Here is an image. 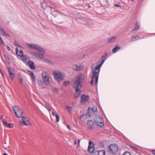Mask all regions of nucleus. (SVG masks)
<instances>
[{
    "instance_id": "nucleus-43",
    "label": "nucleus",
    "mask_w": 155,
    "mask_h": 155,
    "mask_svg": "<svg viewBox=\"0 0 155 155\" xmlns=\"http://www.w3.org/2000/svg\"><path fill=\"white\" fill-rule=\"evenodd\" d=\"M0 41H1L2 42V43H3V44H4V42L2 39V38L0 36Z\"/></svg>"
},
{
    "instance_id": "nucleus-50",
    "label": "nucleus",
    "mask_w": 155,
    "mask_h": 155,
    "mask_svg": "<svg viewBox=\"0 0 155 155\" xmlns=\"http://www.w3.org/2000/svg\"><path fill=\"white\" fill-rule=\"evenodd\" d=\"M1 74L2 75V76L3 77H4V74H3V73L2 72H1Z\"/></svg>"
},
{
    "instance_id": "nucleus-22",
    "label": "nucleus",
    "mask_w": 155,
    "mask_h": 155,
    "mask_svg": "<svg viewBox=\"0 0 155 155\" xmlns=\"http://www.w3.org/2000/svg\"><path fill=\"white\" fill-rule=\"evenodd\" d=\"M28 72L29 74L31 75V78L32 81L34 82L35 81V77L34 73L30 71H28Z\"/></svg>"
},
{
    "instance_id": "nucleus-14",
    "label": "nucleus",
    "mask_w": 155,
    "mask_h": 155,
    "mask_svg": "<svg viewBox=\"0 0 155 155\" xmlns=\"http://www.w3.org/2000/svg\"><path fill=\"white\" fill-rule=\"evenodd\" d=\"M0 31L1 32L2 35H4L5 36H10V35L8 33H6V31H5L4 28L2 27L0 25Z\"/></svg>"
},
{
    "instance_id": "nucleus-34",
    "label": "nucleus",
    "mask_w": 155,
    "mask_h": 155,
    "mask_svg": "<svg viewBox=\"0 0 155 155\" xmlns=\"http://www.w3.org/2000/svg\"><path fill=\"white\" fill-rule=\"evenodd\" d=\"M2 122L3 124L5 125L6 127L7 126L8 123L7 122L5 121L4 120H3Z\"/></svg>"
},
{
    "instance_id": "nucleus-55",
    "label": "nucleus",
    "mask_w": 155,
    "mask_h": 155,
    "mask_svg": "<svg viewBox=\"0 0 155 155\" xmlns=\"http://www.w3.org/2000/svg\"><path fill=\"white\" fill-rule=\"evenodd\" d=\"M15 45H17L15 44Z\"/></svg>"
},
{
    "instance_id": "nucleus-16",
    "label": "nucleus",
    "mask_w": 155,
    "mask_h": 155,
    "mask_svg": "<svg viewBox=\"0 0 155 155\" xmlns=\"http://www.w3.org/2000/svg\"><path fill=\"white\" fill-rule=\"evenodd\" d=\"M95 149L97 150L101 149L104 147V144L103 142H100L95 145Z\"/></svg>"
},
{
    "instance_id": "nucleus-39",
    "label": "nucleus",
    "mask_w": 155,
    "mask_h": 155,
    "mask_svg": "<svg viewBox=\"0 0 155 155\" xmlns=\"http://www.w3.org/2000/svg\"><path fill=\"white\" fill-rule=\"evenodd\" d=\"M123 155H131L130 153L128 152H125Z\"/></svg>"
},
{
    "instance_id": "nucleus-56",
    "label": "nucleus",
    "mask_w": 155,
    "mask_h": 155,
    "mask_svg": "<svg viewBox=\"0 0 155 155\" xmlns=\"http://www.w3.org/2000/svg\"><path fill=\"white\" fill-rule=\"evenodd\" d=\"M154 35H155V34H154Z\"/></svg>"
},
{
    "instance_id": "nucleus-31",
    "label": "nucleus",
    "mask_w": 155,
    "mask_h": 155,
    "mask_svg": "<svg viewBox=\"0 0 155 155\" xmlns=\"http://www.w3.org/2000/svg\"><path fill=\"white\" fill-rule=\"evenodd\" d=\"M43 59V61L44 62L48 63V64H51V62L48 59Z\"/></svg>"
},
{
    "instance_id": "nucleus-32",
    "label": "nucleus",
    "mask_w": 155,
    "mask_h": 155,
    "mask_svg": "<svg viewBox=\"0 0 155 155\" xmlns=\"http://www.w3.org/2000/svg\"><path fill=\"white\" fill-rule=\"evenodd\" d=\"M13 127V124H8L6 127H9V128H12Z\"/></svg>"
},
{
    "instance_id": "nucleus-18",
    "label": "nucleus",
    "mask_w": 155,
    "mask_h": 155,
    "mask_svg": "<svg viewBox=\"0 0 155 155\" xmlns=\"http://www.w3.org/2000/svg\"><path fill=\"white\" fill-rule=\"evenodd\" d=\"M96 155H105V151L104 150H99L95 152Z\"/></svg>"
},
{
    "instance_id": "nucleus-36",
    "label": "nucleus",
    "mask_w": 155,
    "mask_h": 155,
    "mask_svg": "<svg viewBox=\"0 0 155 155\" xmlns=\"http://www.w3.org/2000/svg\"><path fill=\"white\" fill-rule=\"evenodd\" d=\"M69 82L68 81L65 82L63 83V85L64 86H66L69 84Z\"/></svg>"
},
{
    "instance_id": "nucleus-25",
    "label": "nucleus",
    "mask_w": 155,
    "mask_h": 155,
    "mask_svg": "<svg viewBox=\"0 0 155 155\" xmlns=\"http://www.w3.org/2000/svg\"><path fill=\"white\" fill-rule=\"evenodd\" d=\"M116 38V36H113L112 37L108 38L107 40V41L109 43H111L114 41Z\"/></svg>"
},
{
    "instance_id": "nucleus-4",
    "label": "nucleus",
    "mask_w": 155,
    "mask_h": 155,
    "mask_svg": "<svg viewBox=\"0 0 155 155\" xmlns=\"http://www.w3.org/2000/svg\"><path fill=\"white\" fill-rule=\"evenodd\" d=\"M12 109L17 117L21 118L23 117V111L19 107L14 106L12 107Z\"/></svg>"
},
{
    "instance_id": "nucleus-30",
    "label": "nucleus",
    "mask_w": 155,
    "mask_h": 155,
    "mask_svg": "<svg viewBox=\"0 0 155 155\" xmlns=\"http://www.w3.org/2000/svg\"><path fill=\"white\" fill-rule=\"evenodd\" d=\"M38 85L41 87H42V85H43V82L41 80H39L38 81Z\"/></svg>"
},
{
    "instance_id": "nucleus-24",
    "label": "nucleus",
    "mask_w": 155,
    "mask_h": 155,
    "mask_svg": "<svg viewBox=\"0 0 155 155\" xmlns=\"http://www.w3.org/2000/svg\"><path fill=\"white\" fill-rule=\"evenodd\" d=\"M120 47L118 46L117 45H116L113 49L112 51L113 53H115L118 51L120 49Z\"/></svg>"
},
{
    "instance_id": "nucleus-11",
    "label": "nucleus",
    "mask_w": 155,
    "mask_h": 155,
    "mask_svg": "<svg viewBox=\"0 0 155 155\" xmlns=\"http://www.w3.org/2000/svg\"><path fill=\"white\" fill-rule=\"evenodd\" d=\"M7 69L9 72V75L11 79L13 80L15 76V70L12 68L8 67Z\"/></svg>"
},
{
    "instance_id": "nucleus-23",
    "label": "nucleus",
    "mask_w": 155,
    "mask_h": 155,
    "mask_svg": "<svg viewBox=\"0 0 155 155\" xmlns=\"http://www.w3.org/2000/svg\"><path fill=\"white\" fill-rule=\"evenodd\" d=\"M49 7L51 9V11L52 14L54 16H55L56 15V13L57 12V11H55V10L54 8H52L51 6H49Z\"/></svg>"
},
{
    "instance_id": "nucleus-28",
    "label": "nucleus",
    "mask_w": 155,
    "mask_h": 155,
    "mask_svg": "<svg viewBox=\"0 0 155 155\" xmlns=\"http://www.w3.org/2000/svg\"><path fill=\"white\" fill-rule=\"evenodd\" d=\"M72 68L74 70L77 71L79 70V69L80 68H78V65H74L72 66Z\"/></svg>"
},
{
    "instance_id": "nucleus-15",
    "label": "nucleus",
    "mask_w": 155,
    "mask_h": 155,
    "mask_svg": "<svg viewBox=\"0 0 155 155\" xmlns=\"http://www.w3.org/2000/svg\"><path fill=\"white\" fill-rule=\"evenodd\" d=\"M27 64L29 66L30 68L32 69L35 70V69L36 68L34 65V64L33 62L31 61H28L27 63Z\"/></svg>"
},
{
    "instance_id": "nucleus-26",
    "label": "nucleus",
    "mask_w": 155,
    "mask_h": 155,
    "mask_svg": "<svg viewBox=\"0 0 155 155\" xmlns=\"http://www.w3.org/2000/svg\"><path fill=\"white\" fill-rule=\"evenodd\" d=\"M52 115L53 116H55L56 118V121L57 122H58L59 121L60 117L58 115L55 114L53 112H52Z\"/></svg>"
},
{
    "instance_id": "nucleus-27",
    "label": "nucleus",
    "mask_w": 155,
    "mask_h": 155,
    "mask_svg": "<svg viewBox=\"0 0 155 155\" xmlns=\"http://www.w3.org/2000/svg\"><path fill=\"white\" fill-rule=\"evenodd\" d=\"M52 91L54 92L57 93L58 92L59 89L58 88L53 87L52 88Z\"/></svg>"
},
{
    "instance_id": "nucleus-21",
    "label": "nucleus",
    "mask_w": 155,
    "mask_h": 155,
    "mask_svg": "<svg viewBox=\"0 0 155 155\" xmlns=\"http://www.w3.org/2000/svg\"><path fill=\"white\" fill-rule=\"evenodd\" d=\"M135 26L136 27L132 31H138L139 29L140 25L139 23L137 21L136 22Z\"/></svg>"
},
{
    "instance_id": "nucleus-35",
    "label": "nucleus",
    "mask_w": 155,
    "mask_h": 155,
    "mask_svg": "<svg viewBox=\"0 0 155 155\" xmlns=\"http://www.w3.org/2000/svg\"><path fill=\"white\" fill-rule=\"evenodd\" d=\"M78 65V68H80L79 69V70H81L83 68V66L81 64H77Z\"/></svg>"
},
{
    "instance_id": "nucleus-10",
    "label": "nucleus",
    "mask_w": 155,
    "mask_h": 155,
    "mask_svg": "<svg viewBox=\"0 0 155 155\" xmlns=\"http://www.w3.org/2000/svg\"><path fill=\"white\" fill-rule=\"evenodd\" d=\"M94 144L91 141H90L89 142V145L88 148V151L90 153H93L95 150V147H94Z\"/></svg>"
},
{
    "instance_id": "nucleus-51",
    "label": "nucleus",
    "mask_w": 155,
    "mask_h": 155,
    "mask_svg": "<svg viewBox=\"0 0 155 155\" xmlns=\"http://www.w3.org/2000/svg\"><path fill=\"white\" fill-rule=\"evenodd\" d=\"M3 155H8V154H7L6 153H5L3 154Z\"/></svg>"
},
{
    "instance_id": "nucleus-45",
    "label": "nucleus",
    "mask_w": 155,
    "mask_h": 155,
    "mask_svg": "<svg viewBox=\"0 0 155 155\" xmlns=\"http://www.w3.org/2000/svg\"><path fill=\"white\" fill-rule=\"evenodd\" d=\"M67 127L68 128L69 130H71V128H70V126H69V125H67Z\"/></svg>"
},
{
    "instance_id": "nucleus-42",
    "label": "nucleus",
    "mask_w": 155,
    "mask_h": 155,
    "mask_svg": "<svg viewBox=\"0 0 155 155\" xmlns=\"http://www.w3.org/2000/svg\"><path fill=\"white\" fill-rule=\"evenodd\" d=\"M80 139H78V147H79L80 146Z\"/></svg>"
},
{
    "instance_id": "nucleus-54",
    "label": "nucleus",
    "mask_w": 155,
    "mask_h": 155,
    "mask_svg": "<svg viewBox=\"0 0 155 155\" xmlns=\"http://www.w3.org/2000/svg\"><path fill=\"white\" fill-rule=\"evenodd\" d=\"M15 43H16V41H15Z\"/></svg>"
},
{
    "instance_id": "nucleus-8",
    "label": "nucleus",
    "mask_w": 155,
    "mask_h": 155,
    "mask_svg": "<svg viewBox=\"0 0 155 155\" xmlns=\"http://www.w3.org/2000/svg\"><path fill=\"white\" fill-rule=\"evenodd\" d=\"M94 121L96 124L100 127H101L104 125L103 119L102 117L98 115L96 116L95 117Z\"/></svg>"
},
{
    "instance_id": "nucleus-52",
    "label": "nucleus",
    "mask_w": 155,
    "mask_h": 155,
    "mask_svg": "<svg viewBox=\"0 0 155 155\" xmlns=\"http://www.w3.org/2000/svg\"><path fill=\"white\" fill-rule=\"evenodd\" d=\"M134 0H131V1L132 2H134Z\"/></svg>"
},
{
    "instance_id": "nucleus-6",
    "label": "nucleus",
    "mask_w": 155,
    "mask_h": 155,
    "mask_svg": "<svg viewBox=\"0 0 155 155\" xmlns=\"http://www.w3.org/2000/svg\"><path fill=\"white\" fill-rule=\"evenodd\" d=\"M43 81L45 84L48 85L50 83L49 77L48 72L46 71L43 72L41 74Z\"/></svg>"
},
{
    "instance_id": "nucleus-1",
    "label": "nucleus",
    "mask_w": 155,
    "mask_h": 155,
    "mask_svg": "<svg viewBox=\"0 0 155 155\" xmlns=\"http://www.w3.org/2000/svg\"><path fill=\"white\" fill-rule=\"evenodd\" d=\"M105 61L104 59L102 60H99L97 62V65L95 68H94L92 70V75L91 76V81L90 83L93 84L94 81H95V84H97L98 82V76L100 68L102 64Z\"/></svg>"
},
{
    "instance_id": "nucleus-7",
    "label": "nucleus",
    "mask_w": 155,
    "mask_h": 155,
    "mask_svg": "<svg viewBox=\"0 0 155 155\" xmlns=\"http://www.w3.org/2000/svg\"><path fill=\"white\" fill-rule=\"evenodd\" d=\"M28 46L29 48L36 49L42 53H45V50L43 48L36 45L30 44H28Z\"/></svg>"
},
{
    "instance_id": "nucleus-44",
    "label": "nucleus",
    "mask_w": 155,
    "mask_h": 155,
    "mask_svg": "<svg viewBox=\"0 0 155 155\" xmlns=\"http://www.w3.org/2000/svg\"><path fill=\"white\" fill-rule=\"evenodd\" d=\"M151 152L154 155H155V150H152Z\"/></svg>"
},
{
    "instance_id": "nucleus-48",
    "label": "nucleus",
    "mask_w": 155,
    "mask_h": 155,
    "mask_svg": "<svg viewBox=\"0 0 155 155\" xmlns=\"http://www.w3.org/2000/svg\"><path fill=\"white\" fill-rule=\"evenodd\" d=\"M77 143V141H74V144H76Z\"/></svg>"
},
{
    "instance_id": "nucleus-19",
    "label": "nucleus",
    "mask_w": 155,
    "mask_h": 155,
    "mask_svg": "<svg viewBox=\"0 0 155 155\" xmlns=\"http://www.w3.org/2000/svg\"><path fill=\"white\" fill-rule=\"evenodd\" d=\"M140 38H141L139 36L137 35H134L132 36L131 37V41H135L136 40L139 39Z\"/></svg>"
},
{
    "instance_id": "nucleus-47",
    "label": "nucleus",
    "mask_w": 155,
    "mask_h": 155,
    "mask_svg": "<svg viewBox=\"0 0 155 155\" xmlns=\"http://www.w3.org/2000/svg\"><path fill=\"white\" fill-rule=\"evenodd\" d=\"M3 116H2L0 117V119L2 120V121L3 120H4V119H3Z\"/></svg>"
},
{
    "instance_id": "nucleus-49",
    "label": "nucleus",
    "mask_w": 155,
    "mask_h": 155,
    "mask_svg": "<svg viewBox=\"0 0 155 155\" xmlns=\"http://www.w3.org/2000/svg\"><path fill=\"white\" fill-rule=\"evenodd\" d=\"M7 47L8 49V50H10V48H9V47H8V46H7Z\"/></svg>"
},
{
    "instance_id": "nucleus-2",
    "label": "nucleus",
    "mask_w": 155,
    "mask_h": 155,
    "mask_svg": "<svg viewBox=\"0 0 155 155\" xmlns=\"http://www.w3.org/2000/svg\"><path fill=\"white\" fill-rule=\"evenodd\" d=\"M83 79L81 75H78L76 78L73 85L74 87L76 90L75 94V98H77L79 97L81 94L80 89L82 85Z\"/></svg>"
},
{
    "instance_id": "nucleus-3",
    "label": "nucleus",
    "mask_w": 155,
    "mask_h": 155,
    "mask_svg": "<svg viewBox=\"0 0 155 155\" xmlns=\"http://www.w3.org/2000/svg\"><path fill=\"white\" fill-rule=\"evenodd\" d=\"M53 74L54 79L58 83L61 82L64 78V73L59 71H54Z\"/></svg>"
},
{
    "instance_id": "nucleus-9",
    "label": "nucleus",
    "mask_w": 155,
    "mask_h": 155,
    "mask_svg": "<svg viewBox=\"0 0 155 155\" xmlns=\"http://www.w3.org/2000/svg\"><path fill=\"white\" fill-rule=\"evenodd\" d=\"M22 119L20 121V124L22 126H24V125H28L30 124V123L28 119L25 117L23 116V117H21Z\"/></svg>"
},
{
    "instance_id": "nucleus-12",
    "label": "nucleus",
    "mask_w": 155,
    "mask_h": 155,
    "mask_svg": "<svg viewBox=\"0 0 155 155\" xmlns=\"http://www.w3.org/2000/svg\"><path fill=\"white\" fill-rule=\"evenodd\" d=\"M89 99V97L85 95H82L81 97V103L82 104H84Z\"/></svg>"
},
{
    "instance_id": "nucleus-13",
    "label": "nucleus",
    "mask_w": 155,
    "mask_h": 155,
    "mask_svg": "<svg viewBox=\"0 0 155 155\" xmlns=\"http://www.w3.org/2000/svg\"><path fill=\"white\" fill-rule=\"evenodd\" d=\"M32 55L34 57L36 58H43L44 57V56L43 54H41L37 53H32Z\"/></svg>"
},
{
    "instance_id": "nucleus-38",
    "label": "nucleus",
    "mask_w": 155,
    "mask_h": 155,
    "mask_svg": "<svg viewBox=\"0 0 155 155\" xmlns=\"http://www.w3.org/2000/svg\"><path fill=\"white\" fill-rule=\"evenodd\" d=\"M114 6L117 7H121L120 5L117 4H114Z\"/></svg>"
},
{
    "instance_id": "nucleus-41",
    "label": "nucleus",
    "mask_w": 155,
    "mask_h": 155,
    "mask_svg": "<svg viewBox=\"0 0 155 155\" xmlns=\"http://www.w3.org/2000/svg\"><path fill=\"white\" fill-rule=\"evenodd\" d=\"M19 82H20V83L21 84H22L23 82V80L22 79V78L20 79Z\"/></svg>"
},
{
    "instance_id": "nucleus-5",
    "label": "nucleus",
    "mask_w": 155,
    "mask_h": 155,
    "mask_svg": "<svg viewBox=\"0 0 155 155\" xmlns=\"http://www.w3.org/2000/svg\"><path fill=\"white\" fill-rule=\"evenodd\" d=\"M108 150L109 153L115 154L118 150V146L115 144H110L108 147Z\"/></svg>"
},
{
    "instance_id": "nucleus-20",
    "label": "nucleus",
    "mask_w": 155,
    "mask_h": 155,
    "mask_svg": "<svg viewBox=\"0 0 155 155\" xmlns=\"http://www.w3.org/2000/svg\"><path fill=\"white\" fill-rule=\"evenodd\" d=\"M87 126L88 128L92 129L94 127V123L93 121L91 120L88 121L87 123Z\"/></svg>"
},
{
    "instance_id": "nucleus-17",
    "label": "nucleus",
    "mask_w": 155,
    "mask_h": 155,
    "mask_svg": "<svg viewBox=\"0 0 155 155\" xmlns=\"http://www.w3.org/2000/svg\"><path fill=\"white\" fill-rule=\"evenodd\" d=\"M16 54L19 57H21L23 56V52L22 50H18L17 48H16Z\"/></svg>"
},
{
    "instance_id": "nucleus-53",
    "label": "nucleus",
    "mask_w": 155,
    "mask_h": 155,
    "mask_svg": "<svg viewBox=\"0 0 155 155\" xmlns=\"http://www.w3.org/2000/svg\"><path fill=\"white\" fill-rule=\"evenodd\" d=\"M0 72H2V71H1V70L0 69Z\"/></svg>"
},
{
    "instance_id": "nucleus-37",
    "label": "nucleus",
    "mask_w": 155,
    "mask_h": 155,
    "mask_svg": "<svg viewBox=\"0 0 155 155\" xmlns=\"http://www.w3.org/2000/svg\"><path fill=\"white\" fill-rule=\"evenodd\" d=\"M92 109V110L94 111V112H95V111H97V108L95 107V109L94 110V108H93V109H92V108H88V110L89 111L90 110V109Z\"/></svg>"
},
{
    "instance_id": "nucleus-33",
    "label": "nucleus",
    "mask_w": 155,
    "mask_h": 155,
    "mask_svg": "<svg viewBox=\"0 0 155 155\" xmlns=\"http://www.w3.org/2000/svg\"><path fill=\"white\" fill-rule=\"evenodd\" d=\"M45 107L46 108L48 111H51V109L49 107L47 104H45L44 105Z\"/></svg>"
},
{
    "instance_id": "nucleus-40",
    "label": "nucleus",
    "mask_w": 155,
    "mask_h": 155,
    "mask_svg": "<svg viewBox=\"0 0 155 155\" xmlns=\"http://www.w3.org/2000/svg\"><path fill=\"white\" fill-rule=\"evenodd\" d=\"M22 60V61L24 63H26V62H27V60H26L27 59H21Z\"/></svg>"
},
{
    "instance_id": "nucleus-29",
    "label": "nucleus",
    "mask_w": 155,
    "mask_h": 155,
    "mask_svg": "<svg viewBox=\"0 0 155 155\" xmlns=\"http://www.w3.org/2000/svg\"><path fill=\"white\" fill-rule=\"evenodd\" d=\"M66 108L67 109L68 111L69 112H71L72 111V108L71 106H67L66 107Z\"/></svg>"
},
{
    "instance_id": "nucleus-46",
    "label": "nucleus",
    "mask_w": 155,
    "mask_h": 155,
    "mask_svg": "<svg viewBox=\"0 0 155 155\" xmlns=\"http://www.w3.org/2000/svg\"><path fill=\"white\" fill-rule=\"evenodd\" d=\"M107 53H106L105 54V56H103L102 57H101V58H104L105 57V56H106V55H107Z\"/></svg>"
}]
</instances>
